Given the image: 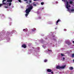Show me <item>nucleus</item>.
I'll use <instances>...</instances> for the list:
<instances>
[{"mask_svg":"<svg viewBox=\"0 0 74 74\" xmlns=\"http://www.w3.org/2000/svg\"><path fill=\"white\" fill-rule=\"evenodd\" d=\"M49 51H50V52H52V50H48Z\"/></svg>","mask_w":74,"mask_h":74,"instance_id":"21","label":"nucleus"},{"mask_svg":"<svg viewBox=\"0 0 74 74\" xmlns=\"http://www.w3.org/2000/svg\"><path fill=\"white\" fill-rule=\"evenodd\" d=\"M53 40H54V41H56V39H55V38H54Z\"/></svg>","mask_w":74,"mask_h":74,"instance_id":"25","label":"nucleus"},{"mask_svg":"<svg viewBox=\"0 0 74 74\" xmlns=\"http://www.w3.org/2000/svg\"><path fill=\"white\" fill-rule=\"evenodd\" d=\"M11 2H10L9 3V6H11Z\"/></svg>","mask_w":74,"mask_h":74,"instance_id":"15","label":"nucleus"},{"mask_svg":"<svg viewBox=\"0 0 74 74\" xmlns=\"http://www.w3.org/2000/svg\"><path fill=\"white\" fill-rule=\"evenodd\" d=\"M23 31H24V32H27V31H28V30L27 29H23Z\"/></svg>","mask_w":74,"mask_h":74,"instance_id":"9","label":"nucleus"},{"mask_svg":"<svg viewBox=\"0 0 74 74\" xmlns=\"http://www.w3.org/2000/svg\"><path fill=\"white\" fill-rule=\"evenodd\" d=\"M42 9H43V10L44 9V8H42Z\"/></svg>","mask_w":74,"mask_h":74,"instance_id":"34","label":"nucleus"},{"mask_svg":"<svg viewBox=\"0 0 74 74\" xmlns=\"http://www.w3.org/2000/svg\"><path fill=\"white\" fill-rule=\"evenodd\" d=\"M27 3H28V2H27Z\"/></svg>","mask_w":74,"mask_h":74,"instance_id":"36","label":"nucleus"},{"mask_svg":"<svg viewBox=\"0 0 74 74\" xmlns=\"http://www.w3.org/2000/svg\"><path fill=\"white\" fill-rule=\"evenodd\" d=\"M66 65H64V66H56V69H64Z\"/></svg>","mask_w":74,"mask_h":74,"instance_id":"2","label":"nucleus"},{"mask_svg":"<svg viewBox=\"0 0 74 74\" xmlns=\"http://www.w3.org/2000/svg\"><path fill=\"white\" fill-rule=\"evenodd\" d=\"M61 21H60V20L59 19L56 22V25H58V23L59 22H60Z\"/></svg>","mask_w":74,"mask_h":74,"instance_id":"7","label":"nucleus"},{"mask_svg":"<svg viewBox=\"0 0 74 74\" xmlns=\"http://www.w3.org/2000/svg\"><path fill=\"white\" fill-rule=\"evenodd\" d=\"M62 1H64V2H66L65 0H62Z\"/></svg>","mask_w":74,"mask_h":74,"instance_id":"23","label":"nucleus"},{"mask_svg":"<svg viewBox=\"0 0 74 74\" xmlns=\"http://www.w3.org/2000/svg\"><path fill=\"white\" fill-rule=\"evenodd\" d=\"M33 5L34 6H36V4H35V3H34Z\"/></svg>","mask_w":74,"mask_h":74,"instance_id":"20","label":"nucleus"},{"mask_svg":"<svg viewBox=\"0 0 74 74\" xmlns=\"http://www.w3.org/2000/svg\"><path fill=\"white\" fill-rule=\"evenodd\" d=\"M29 2V3H32V1H30Z\"/></svg>","mask_w":74,"mask_h":74,"instance_id":"31","label":"nucleus"},{"mask_svg":"<svg viewBox=\"0 0 74 74\" xmlns=\"http://www.w3.org/2000/svg\"><path fill=\"white\" fill-rule=\"evenodd\" d=\"M19 2H21V0H18Z\"/></svg>","mask_w":74,"mask_h":74,"instance_id":"27","label":"nucleus"},{"mask_svg":"<svg viewBox=\"0 0 74 74\" xmlns=\"http://www.w3.org/2000/svg\"><path fill=\"white\" fill-rule=\"evenodd\" d=\"M69 3L70 4H72L73 3H74V2H73V1H70L69 2Z\"/></svg>","mask_w":74,"mask_h":74,"instance_id":"11","label":"nucleus"},{"mask_svg":"<svg viewBox=\"0 0 74 74\" xmlns=\"http://www.w3.org/2000/svg\"><path fill=\"white\" fill-rule=\"evenodd\" d=\"M21 47L23 48H26L27 47L26 45L25 44H23L22 45Z\"/></svg>","mask_w":74,"mask_h":74,"instance_id":"5","label":"nucleus"},{"mask_svg":"<svg viewBox=\"0 0 74 74\" xmlns=\"http://www.w3.org/2000/svg\"><path fill=\"white\" fill-rule=\"evenodd\" d=\"M47 62V60H44V62Z\"/></svg>","mask_w":74,"mask_h":74,"instance_id":"19","label":"nucleus"},{"mask_svg":"<svg viewBox=\"0 0 74 74\" xmlns=\"http://www.w3.org/2000/svg\"><path fill=\"white\" fill-rule=\"evenodd\" d=\"M7 2H12V0H8L7 1Z\"/></svg>","mask_w":74,"mask_h":74,"instance_id":"10","label":"nucleus"},{"mask_svg":"<svg viewBox=\"0 0 74 74\" xmlns=\"http://www.w3.org/2000/svg\"><path fill=\"white\" fill-rule=\"evenodd\" d=\"M67 9H68V11H69V12H70V10H70V9H69V7H68V8H67Z\"/></svg>","mask_w":74,"mask_h":74,"instance_id":"18","label":"nucleus"},{"mask_svg":"<svg viewBox=\"0 0 74 74\" xmlns=\"http://www.w3.org/2000/svg\"><path fill=\"white\" fill-rule=\"evenodd\" d=\"M52 71V70L50 69H47V72H48V73H51Z\"/></svg>","mask_w":74,"mask_h":74,"instance_id":"6","label":"nucleus"},{"mask_svg":"<svg viewBox=\"0 0 74 74\" xmlns=\"http://www.w3.org/2000/svg\"><path fill=\"white\" fill-rule=\"evenodd\" d=\"M61 56H65L64 54H63L62 53L61 54Z\"/></svg>","mask_w":74,"mask_h":74,"instance_id":"13","label":"nucleus"},{"mask_svg":"<svg viewBox=\"0 0 74 74\" xmlns=\"http://www.w3.org/2000/svg\"><path fill=\"white\" fill-rule=\"evenodd\" d=\"M69 69H70V70H73V68L72 67H70Z\"/></svg>","mask_w":74,"mask_h":74,"instance_id":"12","label":"nucleus"},{"mask_svg":"<svg viewBox=\"0 0 74 74\" xmlns=\"http://www.w3.org/2000/svg\"><path fill=\"white\" fill-rule=\"evenodd\" d=\"M51 74H53V72L51 71Z\"/></svg>","mask_w":74,"mask_h":74,"instance_id":"26","label":"nucleus"},{"mask_svg":"<svg viewBox=\"0 0 74 74\" xmlns=\"http://www.w3.org/2000/svg\"><path fill=\"white\" fill-rule=\"evenodd\" d=\"M55 37V36H53V37Z\"/></svg>","mask_w":74,"mask_h":74,"instance_id":"30","label":"nucleus"},{"mask_svg":"<svg viewBox=\"0 0 74 74\" xmlns=\"http://www.w3.org/2000/svg\"><path fill=\"white\" fill-rule=\"evenodd\" d=\"M72 58H74V54H73L72 55Z\"/></svg>","mask_w":74,"mask_h":74,"instance_id":"17","label":"nucleus"},{"mask_svg":"<svg viewBox=\"0 0 74 74\" xmlns=\"http://www.w3.org/2000/svg\"><path fill=\"white\" fill-rule=\"evenodd\" d=\"M41 5H44V2H41Z\"/></svg>","mask_w":74,"mask_h":74,"instance_id":"16","label":"nucleus"},{"mask_svg":"<svg viewBox=\"0 0 74 74\" xmlns=\"http://www.w3.org/2000/svg\"><path fill=\"white\" fill-rule=\"evenodd\" d=\"M71 12H73L74 11V9H72L70 10Z\"/></svg>","mask_w":74,"mask_h":74,"instance_id":"14","label":"nucleus"},{"mask_svg":"<svg viewBox=\"0 0 74 74\" xmlns=\"http://www.w3.org/2000/svg\"><path fill=\"white\" fill-rule=\"evenodd\" d=\"M27 0H24V1H27Z\"/></svg>","mask_w":74,"mask_h":74,"instance_id":"29","label":"nucleus"},{"mask_svg":"<svg viewBox=\"0 0 74 74\" xmlns=\"http://www.w3.org/2000/svg\"><path fill=\"white\" fill-rule=\"evenodd\" d=\"M66 44H67L68 45H70L71 44V43H70V41L66 42Z\"/></svg>","mask_w":74,"mask_h":74,"instance_id":"8","label":"nucleus"},{"mask_svg":"<svg viewBox=\"0 0 74 74\" xmlns=\"http://www.w3.org/2000/svg\"><path fill=\"white\" fill-rule=\"evenodd\" d=\"M34 1H36V0H34Z\"/></svg>","mask_w":74,"mask_h":74,"instance_id":"35","label":"nucleus"},{"mask_svg":"<svg viewBox=\"0 0 74 74\" xmlns=\"http://www.w3.org/2000/svg\"><path fill=\"white\" fill-rule=\"evenodd\" d=\"M65 2H66V8H68V7H70L71 6L70 5H69V2L67 1V0H66Z\"/></svg>","mask_w":74,"mask_h":74,"instance_id":"4","label":"nucleus"},{"mask_svg":"<svg viewBox=\"0 0 74 74\" xmlns=\"http://www.w3.org/2000/svg\"><path fill=\"white\" fill-rule=\"evenodd\" d=\"M62 59H63V60H65V58H64V57H63L62 58Z\"/></svg>","mask_w":74,"mask_h":74,"instance_id":"22","label":"nucleus"},{"mask_svg":"<svg viewBox=\"0 0 74 74\" xmlns=\"http://www.w3.org/2000/svg\"><path fill=\"white\" fill-rule=\"evenodd\" d=\"M5 8H8V6H5Z\"/></svg>","mask_w":74,"mask_h":74,"instance_id":"24","label":"nucleus"},{"mask_svg":"<svg viewBox=\"0 0 74 74\" xmlns=\"http://www.w3.org/2000/svg\"><path fill=\"white\" fill-rule=\"evenodd\" d=\"M32 30L33 32H34V31H35V30H34V29H32Z\"/></svg>","mask_w":74,"mask_h":74,"instance_id":"28","label":"nucleus"},{"mask_svg":"<svg viewBox=\"0 0 74 74\" xmlns=\"http://www.w3.org/2000/svg\"><path fill=\"white\" fill-rule=\"evenodd\" d=\"M28 8L26 9L25 10V12L26 14H25V16L27 17L28 16V15L29 14V12L31 11V10L33 9V7L32 5H28L27 6Z\"/></svg>","mask_w":74,"mask_h":74,"instance_id":"1","label":"nucleus"},{"mask_svg":"<svg viewBox=\"0 0 74 74\" xmlns=\"http://www.w3.org/2000/svg\"><path fill=\"white\" fill-rule=\"evenodd\" d=\"M74 62V59L73 60Z\"/></svg>","mask_w":74,"mask_h":74,"instance_id":"33","label":"nucleus"},{"mask_svg":"<svg viewBox=\"0 0 74 74\" xmlns=\"http://www.w3.org/2000/svg\"><path fill=\"white\" fill-rule=\"evenodd\" d=\"M5 1H6V0H3L2 1V4H0V7H1V6L3 5H5V4H7V2H5Z\"/></svg>","mask_w":74,"mask_h":74,"instance_id":"3","label":"nucleus"},{"mask_svg":"<svg viewBox=\"0 0 74 74\" xmlns=\"http://www.w3.org/2000/svg\"><path fill=\"white\" fill-rule=\"evenodd\" d=\"M73 43L74 44V41H73Z\"/></svg>","mask_w":74,"mask_h":74,"instance_id":"32","label":"nucleus"}]
</instances>
